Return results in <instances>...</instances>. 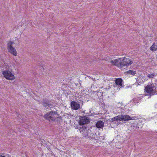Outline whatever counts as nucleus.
Segmentation results:
<instances>
[{
  "label": "nucleus",
  "instance_id": "12",
  "mask_svg": "<svg viewBox=\"0 0 157 157\" xmlns=\"http://www.w3.org/2000/svg\"><path fill=\"white\" fill-rule=\"evenodd\" d=\"M100 134L98 133V135L95 133L94 134H93V136H94L92 137V138H94L96 140H104V137L103 136H100Z\"/></svg>",
  "mask_w": 157,
  "mask_h": 157
},
{
  "label": "nucleus",
  "instance_id": "17",
  "mask_svg": "<svg viewBox=\"0 0 157 157\" xmlns=\"http://www.w3.org/2000/svg\"><path fill=\"white\" fill-rule=\"evenodd\" d=\"M145 81L143 77L142 78H139L138 79H136V82H139V83H143Z\"/></svg>",
  "mask_w": 157,
  "mask_h": 157
},
{
  "label": "nucleus",
  "instance_id": "16",
  "mask_svg": "<svg viewBox=\"0 0 157 157\" xmlns=\"http://www.w3.org/2000/svg\"><path fill=\"white\" fill-rule=\"evenodd\" d=\"M127 74L128 75H134L136 74V71L129 70L126 72Z\"/></svg>",
  "mask_w": 157,
  "mask_h": 157
},
{
  "label": "nucleus",
  "instance_id": "1",
  "mask_svg": "<svg viewBox=\"0 0 157 157\" xmlns=\"http://www.w3.org/2000/svg\"><path fill=\"white\" fill-rule=\"evenodd\" d=\"M110 63L114 66L122 68L124 66L130 65L132 62L129 58L124 57L123 58H119L114 60H111Z\"/></svg>",
  "mask_w": 157,
  "mask_h": 157
},
{
  "label": "nucleus",
  "instance_id": "20",
  "mask_svg": "<svg viewBox=\"0 0 157 157\" xmlns=\"http://www.w3.org/2000/svg\"><path fill=\"white\" fill-rule=\"evenodd\" d=\"M40 67H41V70H44L45 69V68H46L45 66L43 64L41 63L40 65Z\"/></svg>",
  "mask_w": 157,
  "mask_h": 157
},
{
  "label": "nucleus",
  "instance_id": "5",
  "mask_svg": "<svg viewBox=\"0 0 157 157\" xmlns=\"http://www.w3.org/2000/svg\"><path fill=\"white\" fill-rule=\"evenodd\" d=\"M132 119L129 115H119L111 119L112 121H127Z\"/></svg>",
  "mask_w": 157,
  "mask_h": 157
},
{
  "label": "nucleus",
  "instance_id": "4",
  "mask_svg": "<svg viewBox=\"0 0 157 157\" xmlns=\"http://www.w3.org/2000/svg\"><path fill=\"white\" fill-rule=\"evenodd\" d=\"M56 113L52 111L48 112L44 116V118L50 122L54 121L56 119Z\"/></svg>",
  "mask_w": 157,
  "mask_h": 157
},
{
  "label": "nucleus",
  "instance_id": "2",
  "mask_svg": "<svg viewBox=\"0 0 157 157\" xmlns=\"http://www.w3.org/2000/svg\"><path fill=\"white\" fill-rule=\"evenodd\" d=\"M144 90L149 95L157 94L156 87L153 83H148L147 86H145Z\"/></svg>",
  "mask_w": 157,
  "mask_h": 157
},
{
  "label": "nucleus",
  "instance_id": "7",
  "mask_svg": "<svg viewBox=\"0 0 157 157\" xmlns=\"http://www.w3.org/2000/svg\"><path fill=\"white\" fill-rule=\"evenodd\" d=\"M2 74L4 77L9 80L14 79L15 77L10 71L9 70H5L2 71Z\"/></svg>",
  "mask_w": 157,
  "mask_h": 157
},
{
  "label": "nucleus",
  "instance_id": "15",
  "mask_svg": "<svg viewBox=\"0 0 157 157\" xmlns=\"http://www.w3.org/2000/svg\"><path fill=\"white\" fill-rule=\"evenodd\" d=\"M87 137L89 138H92V137H93L94 136H93L92 135V136H91V135L93 134V133H92L91 131L90 130V129H89L88 128H87ZM92 139H93L92 138Z\"/></svg>",
  "mask_w": 157,
  "mask_h": 157
},
{
  "label": "nucleus",
  "instance_id": "13",
  "mask_svg": "<svg viewBox=\"0 0 157 157\" xmlns=\"http://www.w3.org/2000/svg\"><path fill=\"white\" fill-rule=\"evenodd\" d=\"M95 125L98 128H102L104 126V122L102 121H99L97 122Z\"/></svg>",
  "mask_w": 157,
  "mask_h": 157
},
{
  "label": "nucleus",
  "instance_id": "8",
  "mask_svg": "<svg viewBox=\"0 0 157 157\" xmlns=\"http://www.w3.org/2000/svg\"><path fill=\"white\" fill-rule=\"evenodd\" d=\"M79 124L80 125H82V126L83 125L85 126L86 124H88L90 122L89 118L86 116L81 117L79 118Z\"/></svg>",
  "mask_w": 157,
  "mask_h": 157
},
{
  "label": "nucleus",
  "instance_id": "22",
  "mask_svg": "<svg viewBox=\"0 0 157 157\" xmlns=\"http://www.w3.org/2000/svg\"><path fill=\"white\" fill-rule=\"evenodd\" d=\"M156 75H157V73L156 74Z\"/></svg>",
  "mask_w": 157,
  "mask_h": 157
},
{
  "label": "nucleus",
  "instance_id": "3",
  "mask_svg": "<svg viewBox=\"0 0 157 157\" xmlns=\"http://www.w3.org/2000/svg\"><path fill=\"white\" fill-rule=\"evenodd\" d=\"M83 103L81 100H79V102L72 101L70 103L71 107L73 110H77L82 108Z\"/></svg>",
  "mask_w": 157,
  "mask_h": 157
},
{
  "label": "nucleus",
  "instance_id": "19",
  "mask_svg": "<svg viewBox=\"0 0 157 157\" xmlns=\"http://www.w3.org/2000/svg\"><path fill=\"white\" fill-rule=\"evenodd\" d=\"M131 129L136 130L137 128V126H136L134 124H132L131 125Z\"/></svg>",
  "mask_w": 157,
  "mask_h": 157
},
{
  "label": "nucleus",
  "instance_id": "6",
  "mask_svg": "<svg viewBox=\"0 0 157 157\" xmlns=\"http://www.w3.org/2000/svg\"><path fill=\"white\" fill-rule=\"evenodd\" d=\"M14 42L10 41L7 44V48L8 52L14 56H17V53L15 49L12 46Z\"/></svg>",
  "mask_w": 157,
  "mask_h": 157
},
{
  "label": "nucleus",
  "instance_id": "9",
  "mask_svg": "<svg viewBox=\"0 0 157 157\" xmlns=\"http://www.w3.org/2000/svg\"><path fill=\"white\" fill-rule=\"evenodd\" d=\"M42 105L46 109H51V108H52L54 106L53 104L50 103L46 99L43 100Z\"/></svg>",
  "mask_w": 157,
  "mask_h": 157
},
{
  "label": "nucleus",
  "instance_id": "18",
  "mask_svg": "<svg viewBox=\"0 0 157 157\" xmlns=\"http://www.w3.org/2000/svg\"><path fill=\"white\" fill-rule=\"evenodd\" d=\"M156 75V74L155 73H153L151 74H148L147 75V77L149 78H154V76Z\"/></svg>",
  "mask_w": 157,
  "mask_h": 157
},
{
  "label": "nucleus",
  "instance_id": "11",
  "mask_svg": "<svg viewBox=\"0 0 157 157\" xmlns=\"http://www.w3.org/2000/svg\"><path fill=\"white\" fill-rule=\"evenodd\" d=\"M122 82L123 80L121 78H117L115 80V83L118 85V87L121 88L123 86Z\"/></svg>",
  "mask_w": 157,
  "mask_h": 157
},
{
  "label": "nucleus",
  "instance_id": "14",
  "mask_svg": "<svg viewBox=\"0 0 157 157\" xmlns=\"http://www.w3.org/2000/svg\"><path fill=\"white\" fill-rule=\"evenodd\" d=\"M150 49L152 52H154L157 50V45L154 43L150 47Z\"/></svg>",
  "mask_w": 157,
  "mask_h": 157
},
{
  "label": "nucleus",
  "instance_id": "21",
  "mask_svg": "<svg viewBox=\"0 0 157 157\" xmlns=\"http://www.w3.org/2000/svg\"><path fill=\"white\" fill-rule=\"evenodd\" d=\"M0 157H6L5 156H2V155H0Z\"/></svg>",
  "mask_w": 157,
  "mask_h": 157
},
{
  "label": "nucleus",
  "instance_id": "10",
  "mask_svg": "<svg viewBox=\"0 0 157 157\" xmlns=\"http://www.w3.org/2000/svg\"><path fill=\"white\" fill-rule=\"evenodd\" d=\"M88 128L87 125L86 126L83 125L82 127L80 128L79 129L80 132L83 135V136L85 137H87V128Z\"/></svg>",
  "mask_w": 157,
  "mask_h": 157
}]
</instances>
